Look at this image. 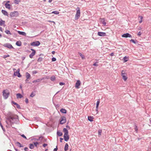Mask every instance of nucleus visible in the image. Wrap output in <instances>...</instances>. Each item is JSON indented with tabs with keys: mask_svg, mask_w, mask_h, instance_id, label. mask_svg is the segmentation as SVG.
I'll list each match as a JSON object with an SVG mask.
<instances>
[{
	"mask_svg": "<svg viewBox=\"0 0 151 151\" xmlns=\"http://www.w3.org/2000/svg\"><path fill=\"white\" fill-rule=\"evenodd\" d=\"M17 116L16 115L8 117L6 121L8 125V126L7 125L6 126L9 127L11 126L12 124H13L17 121Z\"/></svg>",
	"mask_w": 151,
	"mask_h": 151,
	"instance_id": "1",
	"label": "nucleus"
},
{
	"mask_svg": "<svg viewBox=\"0 0 151 151\" xmlns=\"http://www.w3.org/2000/svg\"><path fill=\"white\" fill-rule=\"evenodd\" d=\"M63 132H64V139L65 141H68L69 139V136L68 134V131L67 129L64 128L63 129Z\"/></svg>",
	"mask_w": 151,
	"mask_h": 151,
	"instance_id": "2",
	"label": "nucleus"
},
{
	"mask_svg": "<svg viewBox=\"0 0 151 151\" xmlns=\"http://www.w3.org/2000/svg\"><path fill=\"white\" fill-rule=\"evenodd\" d=\"M2 93L4 99H6L9 96L10 92L8 90L6 89L3 91Z\"/></svg>",
	"mask_w": 151,
	"mask_h": 151,
	"instance_id": "3",
	"label": "nucleus"
},
{
	"mask_svg": "<svg viewBox=\"0 0 151 151\" xmlns=\"http://www.w3.org/2000/svg\"><path fill=\"white\" fill-rule=\"evenodd\" d=\"M77 12L75 17V19L77 20L80 17V9L79 7H78L76 9Z\"/></svg>",
	"mask_w": 151,
	"mask_h": 151,
	"instance_id": "4",
	"label": "nucleus"
},
{
	"mask_svg": "<svg viewBox=\"0 0 151 151\" xmlns=\"http://www.w3.org/2000/svg\"><path fill=\"white\" fill-rule=\"evenodd\" d=\"M19 13L17 11H15L13 12H11L10 15L11 17H17L18 16Z\"/></svg>",
	"mask_w": 151,
	"mask_h": 151,
	"instance_id": "5",
	"label": "nucleus"
},
{
	"mask_svg": "<svg viewBox=\"0 0 151 151\" xmlns=\"http://www.w3.org/2000/svg\"><path fill=\"white\" fill-rule=\"evenodd\" d=\"M121 74L123 80L125 81H126L127 78V74L125 73V71L124 70H122L121 73Z\"/></svg>",
	"mask_w": 151,
	"mask_h": 151,
	"instance_id": "6",
	"label": "nucleus"
},
{
	"mask_svg": "<svg viewBox=\"0 0 151 151\" xmlns=\"http://www.w3.org/2000/svg\"><path fill=\"white\" fill-rule=\"evenodd\" d=\"M66 118L65 116H62L60 121V124H62L65 123L66 122Z\"/></svg>",
	"mask_w": 151,
	"mask_h": 151,
	"instance_id": "7",
	"label": "nucleus"
},
{
	"mask_svg": "<svg viewBox=\"0 0 151 151\" xmlns=\"http://www.w3.org/2000/svg\"><path fill=\"white\" fill-rule=\"evenodd\" d=\"M40 42L38 41L34 42L31 43V46H37L40 45Z\"/></svg>",
	"mask_w": 151,
	"mask_h": 151,
	"instance_id": "8",
	"label": "nucleus"
},
{
	"mask_svg": "<svg viewBox=\"0 0 151 151\" xmlns=\"http://www.w3.org/2000/svg\"><path fill=\"white\" fill-rule=\"evenodd\" d=\"M3 46L6 47H7L9 49L13 48V47L9 43H6L4 44Z\"/></svg>",
	"mask_w": 151,
	"mask_h": 151,
	"instance_id": "9",
	"label": "nucleus"
},
{
	"mask_svg": "<svg viewBox=\"0 0 151 151\" xmlns=\"http://www.w3.org/2000/svg\"><path fill=\"white\" fill-rule=\"evenodd\" d=\"M20 70L19 69H18L17 70V71L16 72H14V76H17L18 77H21V75L19 73Z\"/></svg>",
	"mask_w": 151,
	"mask_h": 151,
	"instance_id": "10",
	"label": "nucleus"
},
{
	"mask_svg": "<svg viewBox=\"0 0 151 151\" xmlns=\"http://www.w3.org/2000/svg\"><path fill=\"white\" fill-rule=\"evenodd\" d=\"M122 37H132V36L131 35L129 34L128 33H127L125 34H124L122 35Z\"/></svg>",
	"mask_w": 151,
	"mask_h": 151,
	"instance_id": "11",
	"label": "nucleus"
},
{
	"mask_svg": "<svg viewBox=\"0 0 151 151\" xmlns=\"http://www.w3.org/2000/svg\"><path fill=\"white\" fill-rule=\"evenodd\" d=\"M81 84V82L79 80H78L75 85V87L77 88H79V86Z\"/></svg>",
	"mask_w": 151,
	"mask_h": 151,
	"instance_id": "12",
	"label": "nucleus"
},
{
	"mask_svg": "<svg viewBox=\"0 0 151 151\" xmlns=\"http://www.w3.org/2000/svg\"><path fill=\"white\" fill-rule=\"evenodd\" d=\"M98 35L100 36H104L106 35V33L104 32H98Z\"/></svg>",
	"mask_w": 151,
	"mask_h": 151,
	"instance_id": "13",
	"label": "nucleus"
},
{
	"mask_svg": "<svg viewBox=\"0 0 151 151\" xmlns=\"http://www.w3.org/2000/svg\"><path fill=\"white\" fill-rule=\"evenodd\" d=\"M1 12L2 13H3V14H4V15L7 16H8V14L7 12L6 11L4 10H1Z\"/></svg>",
	"mask_w": 151,
	"mask_h": 151,
	"instance_id": "14",
	"label": "nucleus"
},
{
	"mask_svg": "<svg viewBox=\"0 0 151 151\" xmlns=\"http://www.w3.org/2000/svg\"><path fill=\"white\" fill-rule=\"evenodd\" d=\"M18 32L19 35H22L24 36H26V33L24 32L18 31Z\"/></svg>",
	"mask_w": 151,
	"mask_h": 151,
	"instance_id": "15",
	"label": "nucleus"
},
{
	"mask_svg": "<svg viewBox=\"0 0 151 151\" xmlns=\"http://www.w3.org/2000/svg\"><path fill=\"white\" fill-rule=\"evenodd\" d=\"M100 103V100L99 99H98L97 100V103H96V111H98V109L99 107V106Z\"/></svg>",
	"mask_w": 151,
	"mask_h": 151,
	"instance_id": "16",
	"label": "nucleus"
},
{
	"mask_svg": "<svg viewBox=\"0 0 151 151\" xmlns=\"http://www.w3.org/2000/svg\"><path fill=\"white\" fill-rule=\"evenodd\" d=\"M12 103L16 105L17 108H18L19 109H20L21 108H20V106L19 104H17V103H16L14 101H12Z\"/></svg>",
	"mask_w": 151,
	"mask_h": 151,
	"instance_id": "17",
	"label": "nucleus"
},
{
	"mask_svg": "<svg viewBox=\"0 0 151 151\" xmlns=\"http://www.w3.org/2000/svg\"><path fill=\"white\" fill-rule=\"evenodd\" d=\"M35 52H32V53L30 54L29 55V57L31 58H32L33 56L35 55Z\"/></svg>",
	"mask_w": 151,
	"mask_h": 151,
	"instance_id": "18",
	"label": "nucleus"
},
{
	"mask_svg": "<svg viewBox=\"0 0 151 151\" xmlns=\"http://www.w3.org/2000/svg\"><path fill=\"white\" fill-rule=\"evenodd\" d=\"M42 79H39L37 80H34L32 81V83H35L36 82H40L41 81H42Z\"/></svg>",
	"mask_w": 151,
	"mask_h": 151,
	"instance_id": "19",
	"label": "nucleus"
},
{
	"mask_svg": "<svg viewBox=\"0 0 151 151\" xmlns=\"http://www.w3.org/2000/svg\"><path fill=\"white\" fill-rule=\"evenodd\" d=\"M17 98H21L23 97V96L20 93H17Z\"/></svg>",
	"mask_w": 151,
	"mask_h": 151,
	"instance_id": "20",
	"label": "nucleus"
},
{
	"mask_svg": "<svg viewBox=\"0 0 151 151\" xmlns=\"http://www.w3.org/2000/svg\"><path fill=\"white\" fill-rule=\"evenodd\" d=\"M60 111L61 112L65 114L66 113V110L64 109H60Z\"/></svg>",
	"mask_w": 151,
	"mask_h": 151,
	"instance_id": "21",
	"label": "nucleus"
},
{
	"mask_svg": "<svg viewBox=\"0 0 151 151\" xmlns=\"http://www.w3.org/2000/svg\"><path fill=\"white\" fill-rule=\"evenodd\" d=\"M5 5L6 8L9 9H10V4L6 3L5 4Z\"/></svg>",
	"mask_w": 151,
	"mask_h": 151,
	"instance_id": "22",
	"label": "nucleus"
},
{
	"mask_svg": "<svg viewBox=\"0 0 151 151\" xmlns=\"http://www.w3.org/2000/svg\"><path fill=\"white\" fill-rule=\"evenodd\" d=\"M93 117L89 116L88 117V119L90 122H92L93 121Z\"/></svg>",
	"mask_w": 151,
	"mask_h": 151,
	"instance_id": "23",
	"label": "nucleus"
},
{
	"mask_svg": "<svg viewBox=\"0 0 151 151\" xmlns=\"http://www.w3.org/2000/svg\"><path fill=\"white\" fill-rule=\"evenodd\" d=\"M26 76L27 79L29 78L30 77V74L28 73V72H27L26 73Z\"/></svg>",
	"mask_w": 151,
	"mask_h": 151,
	"instance_id": "24",
	"label": "nucleus"
},
{
	"mask_svg": "<svg viewBox=\"0 0 151 151\" xmlns=\"http://www.w3.org/2000/svg\"><path fill=\"white\" fill-rule=\"evenodd\" d=\"M68 145L67 143H66L65 145L64 150L65 151H66L68 149Z\"/></svg>",
	"mask_w": 151,
	"mask_h": 151,
	"instance_id": "25",
	"label": "nucleus"
},
{
	"mask_svg": "<svg viewBox=\"0 0 151 151\" xmlns=\"http://www.w3.org/2000/svg\"><path fill=\"white\" fill-rule=\"evenodd\" d=\"M16 44L17 46H20L22 44H21V42L20 41H17L16 42Z\"/></svg>",
	"mask_w": 151,
	"mask_h": 151,
	"instance_id": "26",
	"label": "nucleus"
},
{
	"mask_svg": "<svg viewBox=\"0 0 151 151\" xmlns=\"http://www.w3.org/2000/svg\"><path fill=\"white\" fill-rule=\"evenodd\" d=\"M101 22L104 26H105L106 25V22H105L104 19H101Z\"/></svg>",
	"mask_w": 151,
	"mask_h": 151,
	"instance_id": "27",
	"label": "nucleus"
},
{
	"mask_svg": "<svg viewBox=\"0 0 151 151\" xmlns=\"http://www.w3.org/2000/svg\"><path fill=\"white\" fill-rule=\"evenodd\" d=\"M50 79L52 81H55V76H52L50 78Z\"/></svg>",
	"mask_w": 151,
	"mask_h": 151,
	"instance_id": "28",
	"label": "nucleus"
},
{
	"mask_svg": "<svg viewBox=\"0 0 151 151\" xmlns=\"http://www.w3.org/2000/svg\"><path fill=\"white\" fill-rule=\"evenodd\" d=\"M57 134L59 136H61L63 134L60 131H58L57 132Z\"/></svg>",
	"mask_w": 151,
	"mask_h": 151,
	"instance_id": "29",
	"label": "nucleus"
},
{
	"mask_svg": "<svg viewBox=\"0 0 151 151\" xmlns=\"http://www.w3.org/2000/svg\"><path fill=\"white\" fill-rule=\"evenodd\" d=\"M140 18V20H139V22L140 23H141L142 22V19H143V17L142 16H139V18Z\"/></svg>",
	"mask_w": 151,
	"mask_h": 151,
	"instance_id": "30",
	"label": "nucleus"
},
{
	"mask_svg": "<svg viewBox=\"0 0 151 151\" xmlns=\"http://www.w3.org/2000/svg\"><path fill=\"white\" fill-rule=\"evenodd\" d=\"M5 23V21L2 20L0 21V25L2 26L4 25Z\"/></svg>",
	"mask_w": 151,
	"mask_h": 151,
	"instance_id": "31",
	"label": "nucleus"
},
{
	"mask_svg": "<svg viewBox=\"0 0 151 151\" xmlns=\"http://www.w3.org/2000/svg\"><path fill=\"white\" fill-rule=\"evenodd\" d=\"M5 32L7 34L11 35L12 34L8 30H6L5 31Z\"/></svg>",
	"mask_w": 151,
	"mask_h": 151,
	"instance_id": "32",
	"label": "nucleus"
},
{
	"mask_svg": "<svg viewBox=\"0 0 151 151\" xmlns=\"http://www.w3.org/2000/svg\"><path fill=\"white\" fill-rule=\"evenodd\" d=\"M29 148L31 149H33L34 148V145L33 144H29Z\"/></svg>",
	"mask_w": 151,
	"mask_h": 151,
	"instance_id": "33",
	"label": "nucleus"
},
{
	"mask_svg": "<svg viewBox=\"0 0 151 151\" xmlns=\"http://www.w3.org/2000/svg\"><path fill=\"white\" fill-rule=\"evenodd\" d=\"M123 59H124V62H126L128 60V58L126 56L124 57Z\"/></svg>",
	"mask_w": 151,
	"mask_h": 151,
	"instance_id": "34",
	"label": "nucleus"
},
{
	"mask_svg": "<svg viewBox=\"0 0 151 151\" xmlns=\"http://www.w3.org/2000/svg\"><path fill=\"white\" fill-rule=\"evenodd\" d=\"M79 54L82 59H84L85 58L84 56L81 53L79 52Z\"/></svg>",
	"mask_w": 151,
	"mask_h": 151,
	"instance_id": "35",
	"label": "nucleus"
},
{
	"mask_svg": "<svg viewBox=\"0 0 151 151\" xmlns=\"http://www.w3.org/2000/svg\"><path fill=\"white\" fill-rule=\"evenodd\" d=\"M17 146H19L20 147H23V146L21 145V144L19 142H17Z\"/></svg>",
	"mask_w": 151,
	"mask_h": 151,
	"instance_id": "36",
	"label": "nucleus"
},
{
	"mask_svg": "<svg viewBox=\"0 0 151 151\" xmlns=\"http://www.w3.org/2000/svg\"><path fill=\"white\" fill-rule=\"evenodd\" d=\"M33 144L35 146L37 147L39 144L37 142H33Z\"/></svg>",
	"mask_w": 151,
	"mask_h": 151,
	"instance_id": "37",
	"label": "nucleus"
},
{
	"mask_svg": "<svg viewBox=\"0 0 151 151\" xmlns=\"http://www.w3.org/2000/svg\"><path fill=\"white\" fill-rule=\"evenodd\" d=\"M52 13L57 14H59V12L57 11H54L53 12H52Z\"/></svg>",
	"mask_w": 151,
	"mask_h": 151,
	"instance_id": "38",
	"label": "nucleus"
},
{
	"mask_svg": "<svg viewBox=\"0 0 151 151\" xmlns=\"http://www.w3.org/2000/svg\"><path fill=\"white\" fill-rule=\"evenodd\" d=\"M35 95V94L33 93V92H32V93L30 95V96L32 97H33Z\"/></svg>",
	"mask_w": 151,
	"mask_h": 151,
	"instance_id": "39",
	"label": "nucleus"
},
{
	"mask_svg": "<svg viewBox=\"0 0 151 151\" xmlns=\"http://www.w3.org/2000/svg\"><path fill=\"white\" fill-rule=\"evenodd\" d=\"M20 1V0H15L14 3L15 4H18Z\"/></svg>",
	"mask_w": 151,
	"mask_h": 151,
	"instance_id": "40",
	"label": "nucleus"
},
{
	"mask_svg": "<svg viewBox=\"0 0 151 151\" xmlns=\"http://www.w3.org/2000/svg\"><path fill=\"white\" fill-rule=\"evenodd\" d=\"M102 132L101 130L99 129L98 131V134L99 135H101V133Z\"/></svg>",
	"mask_w": 151,
	"mask_h": 151,
	"instance_id": "41",
	"label": "nucleus"
},
{
	"mask_svg": "<svg viewBox=\"0 0 151 151\" xmlns=\"http://www.w3.org/2000/svg\"><path fill=\"white\" fill-rule=\"evenodd\" d=\"M42 60V58H41V57H40L38 58V61L39 62H40Z\"/></svg>",
	"mask_w": 151,
	"mask_h": 151,
	"instance_id": "42",
	"label": "nucleus"
},
{
	"mask_svg": "<svg viewBox=\"0 0 151 151\" xmlns=\"http://www.w3.org/2000/svg\"><path fill=\"white\" fill-rule=\"evenodd\" d=\"M42 137H39V138L38 139H35L34 140H36V141H38V140H40L41 138L42 139Z\"/></svg>",
	"mask_w": 151,
	"mask_h": 151,
	"instance_id": "43",
	"label": "nucleus"
},
{
	"mask_svg": "<svg viewBox=\"0 0 151 151\" xmlns=\"http://www.w3.org/2000/svg\"><path fill=\"white\" fill-rule=\"evenodd\" d=\"M32 73L33 74H35L37 73V71L36 70H34L32 72Z\"/></svg>",
	"mask_w": 151,
	"mask_h": 151,
	"instance_id": "44",
	"label": "nucleus"
},
{
	"mask_svg": "<svg viewBox=\"0 0 151 151\" xmlns=\"http://www.w3.org/2000/svg\"><path fill=\"white\" fill-rule=\"evenodd\" d=\"M52 61H55L56 60V59L55 58H52Z\"/></svg>",
	"mask_w": 151,
	"mask_h": 151,
	"instance_id": "45",
	"label": "nucleus"
},
{
	"mask_svg": "<svg viewBox=\"0 0 151 151\" xmlns=\"http://www.w3.org/2000/svg\"><path fill=\"white\" fill-rule=\"evenodd\" d=\"M9 57V55H4V58H7V57Z\"/></svg>",
	"mask_w": 151,
	"mask_h": 151,
	"instance_id": "46",
	"label": "nucleus"
},
{
	"mask_svg": "<svg viewBox=\"0 0 151 151\" xmlns=\"http://www.w3.org/2000/svg\"><path fill=\"white\" fill-rule=\"evenodd\" d=\"M130 41L132 42H133V43H134V44H135L136 43V42L135 41L133 40V39H131L130 40Z\"/></svg>",
	"mask_w": 151,
	"mask_h": 151,
	"instance_id": "47",
	"label": "nucleus"
},
{
	"mask_svg": "<svg viewBox=\"0 0 151 151\" xmlns=\"http://www.w3.org/2000/svg\"><path fill=\"white\" fill-rule=\"evenodd\" d=\"M65 84V83H63V82H60L59 83V85H60V86H62V85H64Z\"/></svg>",
	"mask_w": 151,
	"mask_h": 151,
	"instance_id": "48",
	"label": "nucleus"
},
{
	"mask_svg": "<svg viewBox=\"0 0 151 151\" xmlns=\"http://www.w3.org/2000/svg\"><path fill=\"white\" fill-rule=\"evenodd\" d=\"M21 136L25 138V139H27L26 137L23 134L21 135Z\"/></svg>",
	"mask_w": 151,
	"mask_h": 151,
	"instance_id": "49",
	"label": "nucleus"
},
{
	"mask_svg": "<svg viewBox=\"0 0 151 151\" xmlns=\"http://www.w3.org/2000/svg\"><path fill=\"white\" fill-rule=\"evenodd\" d=\"M97 62L95 63H94L93 64V65L95 66H98V65L97 64Z\"/></svg>",
	"mask_w": 151,
	"mask_h": 151,
	"instance_id": "50",
	"label": "nucleus"
},
{
	"mask_svg": "<svg viewBox=\"0 0 151 151\" xmlns=\"http://www.w3.org/2000/svg\"><path fill=\"white\" fill-rule=\"evenodd\" d=\"M135 131H136V132H137V130H138V129L137 128V126H135Z\"/></svg>",
	"mask_w": 151,
	"mask_h": 151,
	"instance_id": "51",
	"label": "nucleus"
},
{
	"mask_svg": "<svg viewBox=\"0 0 151 151\" xmlns=\"http://www.w3.org/2000/svg\"><path fill=\"white\" fill-rule=\"evenodd\" d=\"M0 126H1V127L2 129H3V130L4 131V129L3 128V126L2 125V124H1V123H0Z\"/></svg>",
	"mask_w": 151,
	"mask_h": 151,
	"instance_id": "52",
	"label": "nucleus"
},
{
	"mask_svg": "<svg viewBox=\"0 0 151 151\" xmlns=\"http://www.w3.org/2000/svg\"><path fill=\"white\" fill-rule=\"evenodd\" d=\"M28 149L27 147H25L24 148V150L25 151H28Z\"/></svg>",
	"mask_w": 151,
	"mask_h": 151,
	"instance_id": "53",
	"label": "nucleus"
},
{
	"mask_svg": "<svg viewBox=\"0 0 151 151\" xmlns=\"http://www.w3.org/2000/svg\"><path fill=\"white\" fill-rule=\"evenodd\" d=\"M141 34H142L140 32H139L138 33L137 35H138L140 36L141 35Z\"/></svg>",
	"mask_w": 151,
	"mask_h": 151,
	"instance_id": "54",
	"label": "nucleus"
},
{
	"mask_svg": "<svg viewBox=\"0 0 151 151\" xmlns=\"http://www.w3.org/2000/svg\"><path fill=\"white\" fill-rule=\"evenodd\" d=\"M25 102L27 103L28 102V100L27 98L26 99Z\"/></svg>",
	"mask_w": 151,
	"mask_h": 151,
	"instance_id": "55",
	"label": "nucleus"
},
{
	"mask_svg": "<svg viewBox=\"0 0 151 151\" xmlns=\"http://www.w3.org/2000/svg\"><path fill=\"white\" fill-rule=\"evenodd\" d=\"M47 144H43V146L44 147H45L46 146H47Z\"/></svg>",
	"mask_w": 151,
	"mask_h": 151,
	"instance_id": "56",
	"label": "nucleus"
},
{
	"mask_svg": "<svg viewBox=\"0 0 151 151\" xmlns=\"http://www.w3.org/2000/svg\"><path fill=\"white\" fill-rule=\"evenodd\" d=\"M58 150V148H57V146H56V148H55L54 150L53 151H57Z\"/></svg>",
	"mask_w": 151,
	"mask_h": 151,
	"instance_id": "57",
	"label": "nucleus"
},
{
	"mask_svg": "<svg viewBox=\"0 0 151 151\" xmlns=\"http://www.w3.org/2000/svg\"><path fill=\"white\" fill-rule=\"evenodd\" d=\"M138 29L139 30H141L142 29V27H139L138 28Z\"/></svg>",
	"mask_w": 151,
	"mask_h": 151,
	"instance_id": "58",
	"label": "nucleus"
},
{
	"mask_svg": "<svg viewBox=\"0 0 151 151\" xmlns=\"http://www.w3.org/2000/svg\"><path fill=\"white\" fill-rule=\"evenodd\" d=\"M31 50L32 51V52H36L34 50L32 49H31Z\"/></svg>",
	"mask_w": 151,
	"mask_h": 151,
	"instance_id": "59",
	"label": "nucleus"
},
{
	"mask_svg": "<svg viewBox=\"0 0 151 151\" xmlns=\"http://www.w3.org/2000/svg\"><path fill=\"white\" fill-rule=\"evenodd\" d=\"M114 55V54L113 53H112L110 54V55L111 56H113Z\"/></svg>",
	"mask_w": 151,
	"mask_h": 151,
	"instance_id": "60",
	"label": "nucleus"
},
{
	"mask_svg": "<svg viewBox=\"0 0 151 151\" xmlns=\"http://www.w3.org/2000/svg\"><path fill=\"white\" fill-rule=\"evenodd\" d=\"M52 54H55V52L54 51H53L52 52Z\"/></svg>",
	"mask_w": 151,
	"mask_h": 151,
	"instance_id": "61",
	"label": "nucleus"
},
{
	"mask_svg": "<svg viewBox=\"0 0 151 151\" xmlns=\"http://www.w3.org/2000/svg\"><path fill=\"white\" fill-rule=\"evenodd\" d=\"M52 0H49L48 2H49V3H50V2H52Z\"/></svg>",
	"mask_w": 151,
	"mask_h": 151,
	"instance_id": "62",
	"label": "nucleus"
},
{
	"mask_svg": "<svg viewBox=\"0 0 151 151\" xmlns=\"http://www.w3.org/2000/svg\"><path fill=\"white\" fill-rule=\"evenodd\" d=\"M63 140V139L62 138H60V141L62 142V140Z\"/></svg>",
	"mask_w": 151,
	"mask_h": 151,
	"instance_id": "63",
	"label": "nucleus"
},
{
	"mask_svg": "<svg viewBox=\"0 0 151 151\" xmlns=\"http://www.w3.org/2000/svg\"><path fill=\"white\" fill-rule=\"evenodd\" d=\"M66 127H67L68 128H69V129H70V127H69V126H68V125H67V126H66Z\"/></svg>",
	"mask_w": 151,
	"mask_h": 151,
	"instance_id": "64",
	"label": "nucleus"
}]
</instances>
